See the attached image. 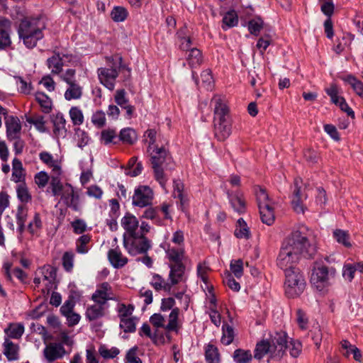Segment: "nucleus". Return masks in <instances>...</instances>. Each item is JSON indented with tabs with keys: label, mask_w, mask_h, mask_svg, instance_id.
Returning <instances> with one entry per match:
<instances>
[{
	"label": "nucleus",
	"mask_w": 363,
	"mask_h": 363,
	"mask_svg": "<svg viewBox=\"0 0 363 363\" xmlns=\"http://www.w3.org/2000/svg\"><path fill=\"white\" fill-rule=\"evenodd\" d=\"M309 237V230L305 225H301L293 230L281 243L277 258V267L285 272L289 269H298L294 265L302 257L313 258L317 250Z\"/></svg>",
	"instance_id": "nucleus-1"
},
{
	"label": "nucleus",
	"mask_w": 363,
	"mask_h": 363,
	"mask_svg": "<svg viewBox=\"0 0 363 363\" xmlns=\"http://www.w3.org/2000/svg\"><path fill=\"white\" fill-rule=\"evenodd\" d=\"M149 152L154 177L162 187L164 188L168 181V176L166 172L172 170L174 167L173 159L169 151L164 147L155 148V150Z\"/></svg>",
	"instance_id": "nucleus-2"
},
{
	"label": "nucleus",
	"mask_w": 363,
	"mask_h": 363,
	"mask_svg": "<svg viewBox=\"0 0 363 363\" xmlns=\"http://www.w3.org/2000/svg\"><path fill=\"white\" fill-rule=\"evenodd\" d=\"M214 106V132L218 140L223 141L231 133V124L229 121V108L225 101L216 96L211 100Z\"/></svg>",
	"instance_id": "nucleus-3"
},
{
	"label": "nucleus",
	"mask_w": 363,
	"mask_h": 363,
	"mask_svg": "<svg viewBox=\"0 0 363 363\" xmlns=\"http://www.w3.org/2000/svg\"><path fill=\"white\" fill-rule=\"evenodd\" d=\"M45 26L40 25L39 18H26L21 21L18 34L23 45L28 49H33L39 40L44 37Z\"/></svg>",
	"instance_id": "nucleus-4"
},
{
	"label": "nucleus",
	"mask_w": 363,
	"mask_h": 363,
	"mask_svg": "<svg viewBox=\"0 0 363 363\" xmlns=\"http://www.w3.org/2000/svg\"><path fill=\"white\" fill-rule=\"evenodd\" d=\"M51 191L52 196H60L61 200L69 208L74 211L79 210V196L74 191L73 186L69 184H63L59 176H52L47 191Z\"/></svg>",
	"instance_id": "nucleus-5"
},
{
	"label": "nucleus",
	"mask_w": 363,
	"mask_h": 363,
	"mask_svg": "<svg viewBox=\"0 0 363 363\" xmlns=\"http://www.w3.org/2000/svg\"><path fill=\"white\" fill-rule=\"evenodd\" d=\"M107 61L112 63L111 68L101 67L97 70V74L100 82L109 90H113L115 87V81L118 76V72L121 69H125L128 74L130 69L123 64V58L121 56L107 57Z\"/></svg>",
	"instance_id": "nucleus-6"
},
{
	"label": "nucleus",
	"mask_w": 363,
	"mask_h": 363,
	"mask_svg": "<svg viewBox=\"0 0 363 363\" xmlns=\"http://www.w3.org/2000/svg\"><path fill=\"white\" fill-rule=\"evenodd\" d=\"M284 288L288 298L299 296L305 290L306 282L300 269H289L284 272Z\"/></svg>",
	"instance_id": "nucleus-7"
},
{
	"label": "nucleus",
	"mask_w": 363,
	"mask_h": 363,
	"mask_svg": "<svg viewBox=\"0 0 363 363\" xmlns=\"http://www.w3.org/2000/svg\"><path fill=\"white\" fill-rule=\"evenodd\" d=\"M123 247L131 256L145 255L152 248V241L146 236L139 235H123Z\"/></svg>",
	"instance_id": "nucleus-8"
},
{
	"label": "nucleus",
	"mask_w": 363,
	"mask_h": 363,
	"mask_svg": "<svg viewBox=\"0 0 363 363\" xmlns=\"http://www.w3.org/2000/svg\"><path fill=\"white\" fill-rule=\"evenodd\" d=\"M335 272L336 271L333 267L328 268L326 266L315 263L311 274V283L317 289H321L328 284L330 278L333 277Z\"/></svg>",
	"instance_id": "nucleus-9"
},
{
	"label": "nucleus",
	"mask_w": 363,
	"mask_h": 363,
	"mask_svg": "<svg viewBox=\"0 0 363 363\" xmlns=\"http://www.w3.org/2000/svg\"><path fill=\"white\" fill-rule=\"evenodd\" d=\"M153 199L154 193L152 189L146 185H140L134 191L132 203L135 206L144 208L150 206Z\"/></svg>",
	"instance_id": "nucleus-10"
},
{
	"label": "nucleus",
	"mask_w": 363,
	"mask_h": 363,
	"mask_svg": "<svg viewBox=\"0 0 363 363\" xmlns=\"http://www.w3.org/2000/svg\"><path fill=\"white\" fill-rule=\"evenodd\" d=\"M301 183L300 178L294 179L291 196V205L297 213H303L306 209L303 202L306 199L307 195L302 191Z\"/></svg>",
	"instance_id": "nucleus-11"
},
{
	"label": "nucleus",
	"mask_w": 363,
	"mask_h": 363,
	"mask_svg": "<svg viewBox=\"0 0 363 363\" xmlns=\"http://www.w3.org/2000/svg\"><path fill=\"white\" fill-rule=\"evenodd\" d=\"M288 336L284 331L276 332L271 337L270 345L273 349L274 357H281L288 346Z\"/></svg>",
	"instance_id": "nucleus-12"
},
{
	"label": "nucleus",
	"mask_w": 363,
	"mask_h": 363,
	"mask_svg": "<svg viewBox=\"0 0 363 363\" xmlns=\"http://www.w3.org/2000/svg\"><path fill=\"white\" fill-rule=\"evenodd\" d=\"M325 92L330 97V99L333 104L338 106L340 109L347 113L348 116L354 118V113L352 109L348 106L345 99L339 96V90L337 86L335 84H331L330 86L325 89Z\"/></svg>",
	"instance_id": "nucleus-13"
},
{
	"label": "nucleus",
	"mask_w": 363,
	"mask_h": 363,
	"mask_svg": "<svg viewBox=\"0 0 363 363\" xmlns=\"http://www.w3.org/2000/svg\"><path fill=\"white\" fill-rule=\"evenodd\" d=\"M65 353V349L61 343L51 342L43 350V356L48 363L62 359Z\"/></svg>",
	"instance_id": "nucleus-14"
},
{
	"label": "nucleus",
	"mask_w": 363,
	"mask_h": 363,
	"mask_svg": "<svg viewBox=\"0 0 363 363\" xmlns=\"http://www.w3.org/2000/svg\"><path fill=\"white\" fill-rule=\"evenodd\" d=\"M4 120L8 139L9 140L18 139L21 130V125L18 118L13 116H6Z\"/></svg>",
	"instance_id": "nucleus-15"
},
{
	"label": "nucleus",
	"mask_w": 363,
	"mask_h": 363,
	"mask_svg": "<svg viewBox=\"0 0 363 363\" xmlns=\"http://www.w3.org/2000/svg\"><path fill=\"white\" fill-rule=\"evenodd\" d=\"M228 199L233 210L240 214L246 211V201L243 194L240 191H227Z\"/></svg>",
	"instance_id": "nucleus-16"
},
{
	"label": "nucleus",
	"mask_w": 363,
	"mask_h": 363,
	"mask_svg": "<svg viewBox=\"0 0 363 363\" xmlns=\"http://www.w3.org/2000/svg\"><path fill=\"white\" fill-rule=\"evenodd\" d=\"M164 250L169 264L184 263L186 258L184 247H176L169 243Z\"/></svg>",
	"instance_id": "nucleus-17"
},
{
	"label": "nucleus",
	"mask_w": 363,
	"mask_h": 363,
	"mask_svg": "<svg viewBox=\"0 0 363 363\" xmlns=\"http://www.w3.org/2000/svg\"><path fill=\"white\" fill-rule=\"evenodd\" d=\"M39 272L43 276V281L45 282V288L43 289V293H49L54 287L55 280L56 279V271L52 267L45 265L40 268Z\"/></svg>",
	"instance_id": "nucleus-18"
},
{
	"label": "nucleus",
	"mask_w": 363,
	"mask_h": 363,
	"mask_svg": "<svg viewBox=\"0 0 363 363\" xmlns=\"http://www.w3.org/2000/svg\"><path fill=\"white\" fill-rule=\"evenodd\" d=\"M121 226L125 230L123 235H135L138 233L139 221L130 213H126L121 219Z\"/></svg>",
	"instance_id": "nucleus-19"
},
{
	"label": "nucleus",
	"mask_w": 363,
	"mask_h": 363,
	"mask_svg": "<svg viewBox=\"0 0 363 363\" xmlns=\"http://www.w3.org/2000/svg\"><path fill=\"white\" fill-rule=\"evenodd\" d=\"M170 269L169 274V280L172 286L179 284L184 279V272L186 269L184 263H172L169 264Z\"/></svg>",
	"instance_id": "nucleus-20"
},
{
	"label": "nucleus",
	"mask_w": 363,
	"mask_h": 363,
	"mask_svg": "<svg viewBox=\"0 0 363 363\" xmlns=\"http://www.w3.org/2000/svg\"><path fill=\"white\" fill-rule=\"evenodd\" d=\"M108 259L111 265L116 269L123 267L128 261V258L123 255L118 247L108 250Z\"/></svg>",
	"instance_id": "nucleus-21"
},
{
	"label": "nucleus",
	"mask_w": 363,
	"mask_h": 363,
	"mask_svg": "<svg viewBox=\"0 0 363 363\" xmlns=\"http://www.w3.org/2000/svg\"><path fill=\"white\" fill-rule=\"evenodd\" d=\"M186 52V60L191 69L197 68L203 62V55L201 51L192 46L188 50H182Z\"/></svg>",
	"instance_id": "nucleus-22"
},
{
	"label": "nucleus",
	"mask_w": 363,
	"mask_h": 363,
	"mask_svg": "<svg viewBox=\"0 0 363 363\" xmlns=\"http://www.w3.org/2000/svg\"><path fill=\"white\" fill-rule=\"evenodd\" d=\"M177 40L180 50H188L193 45L191 33L186 26L184 25L177 31Z\"/></svg>",
	"instance_id": "nucleus-23"
},
{
	"label": "nucleus",
	"mask_w": 363,
	"mask_h": 363,
	"mask_svg": "<svg viewBox=\"0 0 363 363\" xmlns=\"http://www.w3.org/2000/svg\"><path fill=\"white\" fill-rule=\"evenodd\" d=\"M111 291V286L108 282L102 283L91 296V299L96 303L105 305L111 298L108 291Z\"/></svg>",
	"instance_id": "nucleus-24"
},
{
	"label": "nucleus",
	"mask_w": 363,
	"mask_h": 363,
	"mask_svg": "<svg viewBox=\"0 0 363 363\" xmlns=\"http://www.w3.org/2000/svg\"><path fill=\"white\" fill-rule=\"evenodd\" d=\"M65 64V62L62 61L60 52L54 51V55L47 60V65L53 74H60L62 72Z\"/></svg>",
	"instance_id": "nucleus-25"
},
{
	"label": "nucleus",
	"mask_w": 363,
	"mask_h": 363,
	"mask_svg": "<svg viewBox=\"0 0 363 363\" xmlns=\"http://www.w3.org/2000/svg\"><path fill=\"white\" fill-rule=\"evenodd\" d=\"M4 346V354L9 361L17 360L19 357V347L17 345L11 342L8 337H5Z\"/></svg>",
	"instance_id": "nucleus-26"
},
{
	"label": "nucleus",
	"mask_w": 363,
	"mask_h": 363,
	"mask_svg": "<svg viewBox=\"0 0 363 363\" xmlns=\"http://www.w3.org/2000/svg\"><path fill=\"white\" fill-rule=\"evenodd\" d=\"M67 85L68 87L64 94L65 99L67 101L80 99L83 95L82 86L77 82Z\"/></svg>",
	"instance_id": "nucleus-27"
},
{
	"label": "nucleus",
	"mask_w": 363,
	"mask_h": 363,
	"mask_svg": "<svg viewBox=\"0 0 363 363\" xmlns=\"http://www.w3.org/2000/svg\"><path fill=\"white\" fill-rule=\"evenodd\" d=\"M345 83L351 86L354 91L360 97L363 98V82L357 79L352 74L340 77Z\"/></svg>",
	"instance_id": "nucleus-28"
},
{
	"label": "nucleus",
	"mask_w": 363,
	"mask_h": 363,
	"mask_svg": "<svg viewBox=\"0 0 363 363\" xmlns=\"http://www.w3.org/2000/svg\"><path fill=\"white\" fill-rule=\"evenodd\" d=\"M118 140L124 144L133 145L138 140L137 133L131 128H125L120 131Z\"/></svg>",
	"instance_id": "nucleus-29"
},
{
	"label": "nucleus",
	"mask_w": 363,
	"mask_h": 363,
	"mask_svg": "<svg viewBox=\"0 0 363 363\" xmlns=\"http://www.w3.org/2000/svg\"><path fill=\"white\" fill-rule=\"evenodd\" d=\"M24 169L21 161L15 157L12 161V181L16 183L21 182L24 180Z\"/></svg>",
	"instance_id": "nucleus-30"
},
{
	"label": "nucleus",
	"mask_w": 363,
	"mask_h": 363,
	"mask_svg": "<svg viewBox=\"0 0 363 363\" xmlns=\"http://www.w3.org/2000/svg\"><path fill=\"white\" fill-rule=\"evenodd\" d=\"M271 354L274 356L273 349L269 341L262 340L258 342L254 351V357L257 359H261L267 354Z\"/></svg>",
	"instance_id": "nucleus-31"
},
{
	"label": "nucleus",
	"mask_w": 363,
	"mask_h": 363,
	"mask_svg": "<svg viewBox=\"0 0 363 363\" xmlns=\"http://www.w3.org/2000/svg\"><path fill=\"white\" fill-rule=\"evenodd\" d=\"M85 315L90 321L102 318L104 315V306L96 303L86 308Z\"/></svg>",
	"instance_id": "nucleus-32"
},
{
	"label": "nucleus",
	"mask_w": 363,
	"mask_h": 363,
	"mask_svg": "<svg viewBox=\"0 0 363 363\" xmlns=\"http://www.w3.org/2000/svg\"><path fill=\"white\" fill-rule=\"evenodd\" d=\"M205 359L207 363H220V353L216 346L208 343L205 347Z\"/></svg>",
	"instance_id": "nucleus-33"
},
{
	"label": "nucleus",
	"mask_w": 363,
	"mask_h": 363,
	"mask_svg": "<svg viewBox=\"0 0 363 363\" xmlns=\"http://www.w3.org/2000/svg\"><path fill=\"white\" fill-rule=\"evenodd\" d=\"M65 125L66 120L64 118L63 115L61 113H57L53 119V131L55 135L62 137L65 136L67 132Z\"/></svg>",
	"instance_id": "nucleus-34"
},
{
	"label": "nucleus",
	"mask_w": 363,
	"mask_h": 363,
	"mask_svg": "<svg viewBox=\"0 0 363 363\" xmlns=\"http://www.w3.org/2000/svg\"><path fill=\"white\" fill-rule=\"evenodd\" d=\"M260 218L263 223L267 224V225H271L274 222V208L271 206H263L261 208H259Z\"/></svg>",
	"instance_id": "nucleus-35"
},
{
	"label": "nucleus",
	"mask_w": 363,
	"mask_h": 363,
	"mask_svg": "<svg viewBox=\"0 0 363 363\" xmlns=\"http://www.w3.org/2000/svg\"><path fill=\"white\" fill-rule=\"evenodd\" d=\"M35 100L40 105L41 110L45 113H49L52 111V102L45 94L37 92L35 94Z\"/></svg>",
	"instance_id": "nucleus-36"
},
{
	"label": "nucleus",
	"mask_w": 363,
	"mask_h": 363,
	"mask_svg": "<svg viewBox=\"0 0 363 363\" xmlns=\"http://www.w3.org/2000/svg\"><path fill=\"white\" fill-rule=\"evenodd\" d=\"M39 157L43 163L52 168V171L57 174L56 176L60 175V167L57 164V162L54 160L52 155L50 153L48 152H42L40 153Z\"/></svg>",
	"instance_id": "nucleus-37"
},
{
	"label": "nucleus",
	"mask_w": 363,
	"mask_h": 363,
	"mask_svg": "<svg viewBox=\"0 0 363 363\" xmlns=\"http://www.w3.org/2000/svg\"><path fill=\"white\" fill-rule=\"evenodd\" d=\"M234 234L236 238L248 239L250 236V229L243 218L238 220Z\"/></svg>",
	"instance_id": "nucleus-38"
},
{
	"label": "nucleus",
	"mask_w": 363,
	"mask_h": 363,
	"mask_svg": "<svg viewBox=\"0 0 363 363\" xmlns=\"http://www.w3.org/2000/svg\"><path fill=\"white\" fill-rule=\"evenodd\" d=\"M179 309L178 308H173L169 315L168 324L164 327L167 331H174L178 333L179 325L178 324Z\"/></svg>",
	"instance_id": "nucleus-39"
},
{
	"label": "nucleus",
	"mask_w": 363,
	"mask_h": 363,
	"mask_svg": "<svg viewBox=\"0 0 363 363\" xmlns=\"http://www.w3.org/2000/svg\"><path fill=\"white\" fill-rule=\"evenodd\" d=\"M151 285L156 291L164 290L169 291L172 287L171 282L166 281L160 275L155 274L151 281Z\"/></svg>",
	"instance_id": "nucleus-40"
},
{
	"label": "nucleus",
	"mask_w": 363,
	"mask_h": 363,
	"mask_svg": "<svg viewBox=\"0 0 363 363\" xmlns=\"http://www.w3.org/2000/svg\"><path fill=\"white\" fill-rule=\"evenodd\" d=\"M24 332V327L22 324H14L11 323L9 325L8 328H6L4 330V333L7 335L6 337L9 339L14 338V339H19L22 336Z\"/></svg>",
	"instance_id": "nucleus-41"
},
{
	"label": "nucleus",
	"mask_w": 363,
	"mask_h": 363,
	"mask_svg": "<svg viewBox=\"0 0 363 363\" xmlns=\"http://www.w3.org/2000/svg\"><path fill=\"white\" fill-rule=\"evenodd\" d=\"M222 28L224 30L236 26L238 23V16L234 10L227 12L223 18Z\"/></svg>",
	"instance_id": "nucleus-42"
},
{
	"label": "nucleus",
	"mask_w": 363,
	"mask_h": 363,
	"mask_svg": "<svg viewBox=\"0 0 363 363\" xmlns=\"http://www.w3.org/2000/svg\"><path fill=\"white\" fill-rule=\"evenodd\" d=\"M222 337L220 341L225 345H229L233 342L235 337L234 329L227 323H224L222 327Z\"/></svg>",
	"instance_id": "nucleus-43"
},
{
	"label": "nucleus",
	"mask_w": 363,
	"mask_h": 363,
	"mask_svg": "<svg viewBox=\"0 0 363 363\" xmlns=\"http://www.w3.org/2000/svg\"><path fill=\"white\" fill-rule=\"evenodd\" d=\"M333 238L338 243L344 245L346 247H350L352 246L350 241V237L347 231L341 229H336L333 231Z\"/></svg>",
	"instance_id": "nucleus-44"
},
{
	"label": "nucleus",
	"mask_w": 363,
	"mask_h": 363,
	"mask_svg": "<svg viewBox=\"0 0 363 363\" xmlns=\"http://www.w3.org/2000/svg\"><path fill=\"white\" fill-rule=\"evenodd\" d=\"M252 359V355L250 350L237 349L233 352V359L236 363H247Z\"/></svg>",
	"instance_id": "nucleus-45"
},
{
	"label": "nucleus",
	"mask_w": 363,
	"mask_h": 363,
	"mask_svg": "<svg viewBox=\"0 0 363 363\" xmlns=\"http://www.w3.org/2000/svg\"><path fill=\"white\" fill-rule=\"evenodd\" d=\"M91 241V236L88 234L82 235L76 241V251L79 254H86L89 252L87 245Z\"/></svg>",
	"instance_id": "nucleus-46"
},
{
	"label": "nucleus",
	"mask_w": 363,
	"mask_h": 363,
	"mask_svg": "<svg viewBox=\"0 0 363 363\" xmlns=\"http://www.w3.org/2000/svg\"><path fill=\"white\" fill-rule=\"evenodd\" d=\"M16 193L18 199L23 203V204L28 203L32 199L31 194H30L28 187L25 183H21L18 185L16 188Z\"/></svg>",
	"instance_id": "nucleus-47"
},
{
	"label": "nucleus",
	"mask_w": 363,
	"mask_h": 363,
	"mask_svg": "<svg viewBox=\"0 0 363 363\" xmlns=\"http://www.w3.org/2000/svg\"><path fill=\"white\" fill-rule=\"evenodd\" d=\"M135 309L133 304L126 305L123 303H120L117 305L116 311L120 320L129 318L132 315Z\"/></svg>",
	"instance_id": "nucleus-48"
},
{
	"label": "nucleus",
	"mask_w": 363,
	"mask_h": 363,
	"mask_svg": "<svg viewBox=\"0 0 363 363\" xmlns=\"http://www.w3.org/2000/svg\"><path fill=\"white\" fill-rule=\"evenodd\" d=\"M157 131L155 129H148L144 133L145 142L148 143L147 151L151 152L155 148H160L156 145Z\"/></svg>",
	"instance_id": "nucleus-49"
},
{
	"label": "nucleus",
	"mask_w": 363,
	"mask_h": 363,
	"mask_svg": "<svg viewBox=\"0 0 363 363\" xmlns=\"http://www.w3.org/2000/svg\"><path fill=\"white\" fill-rule=\"evenodd\" d=\"M255 195L258 208H261L263 206H271L272 201H270L267 193L264 189L258 187L255 191Z\"/></svg>",
	"instance_id": "nucleus-50"
},
{
	"label": "nucleus",
	"mask_w": 363,
	"mask_h": 363,
	"mask_svg": "<svg viewBox=\"0 0 363 363\" xmlns=\"http://www.w3.org/2000/svg\"><path fill=\"white\" fill-rule=\"evenodd\" d=\"M43 228V223L40 218V213L35 212L31 221L28 225V230L34 235Z\"/></svg>",
	"instance_id": "nucleus-51"
},
{
	"label": "nucleus",
	"mask_w": 363,
	"mask_h": 363,
	"mask_svg": "<svg viewBox=\"0 0 363 363\" xmlns=\"http://www.w3.org/2000/svg\"><path fill=\"white\" fill-rule=\"evenodd\" d=\"M118 137L116 134V130L112 129L104 130L101 134V140L105 144L108 145L110 143L116 144Z\"/></svg>",
	"instance_id": "nucleus-52"
},
{
	"label": "nucleus",
	"mask_w": 363,
	"mask_h": 363,
	"mask_svg": "<svg viewBox=\"0 0 363 363\" xmlns=\"http://www.w3.org/2000/svg\"><path fill=\"white\" fill-rule=\"evenodd\" d=\"M263 21L257 17L248 21V30L252 35H258L263 28Z\"/></svg>",
	"instance_id": "nucleus-53"
},
{
	"label": "nucleus",
	"mask_w": 363,
	"mask_h": 363,
	"mask_svg": "<svg viewBox=\"0 0 363 363\" xmlns=\"http://www.w3.org/2000/svg\"><path fill=\"white\" fill-rule=\"evenodd\" d=\"M74 254L72 251L65 252L62 257V264L64 269L71 272L74 267Z\"/></svg>",
	"instance_id": "nucleus-54"
},
{
	"label": "nucleus",
	"mask_w": 363,
	"mask_h": 363,
	"mask_svg": "<svg viewBox=\"0 0 363 363\" xmlns=\"http://www.w3.org/2000/svg\"><path fill=\"white\" fill-rule=\"evenodd\" d=\"M99 353L104 359H113L120 353V350L116 347L108 349L105 345H101L99 348Z\"/></svg>",
	"instance_id": "nucleus-55"
},
{
	"label": "nucleus",
	"mask_w": 363,
	"mask_h": 363,
	"mask_svg": "<svg viewBox=\"0 0 363 363\" xmlns=\"http://www.w3.org/2000/svg\"><path fill=\"white\" fill-rule=\"evenodd\" d=\"M128 14V12L125 8L115 6L111 13V16L115 22H122L126 19Z\"/></svg>",
	"instance_id": "nucleus-56"
},
{
	"label": "nucleus",
	"mask_w": 363,
	"mask_h": 363,
	"mask_svg": "<svg viewBox=\"0 0 363 363\" xmlns=\"http://www.w3.org/2000/svg\"><path fill=\"white\" fill-rule=\"evenodd\" d=\"M286 350H289V354L292 357L296 358L302 351V345L299 340L291 339L288 342Z\"/></svg>",
	"instance_id": "nucleus-57"
},
{
	"label": "nucleus",
	"mask_w": 363,
	"mask_h": 363,
	"mask_svg": "<svg viewBox=\"0 0 363 363\" xmlns=\"http://www.w3.org/2000/svg\"><path fill=\"white\" fill-rule=\"evenodd\" d=\"M119 326L125 333H134L136 330L135 318L129 317L120 320Z\"/></svg>",
	"instance_id": "nucleus-58"
},
{
	"label": "nucleus",
	"mask_w": 363,
	"mask_h": 363,
	"mask_svg": "<svg viewBox=\"0 0 363 363\" xmlns=\"http://www.w3.org/2000/svg\"><path fill=\"white\" fill-rule=\"evenodd\" d=\"M321 11L327 16L331 17L334 13L335 6L333 0H318Z\"/></svg>",
	"instance_id": "nucleus-59"
},
{
	"label": "nucleus",
	"mask_w": 363,
	"mask_h": 363,
	"mask_svg": "<svg viewBox=\"0 0 363 363\" xmlns=\"http://www.w3.org/2000/svg\"><path fill=\"white\" fill-rule=\"evenodd\" d=\"M69 116L74 125H79L84 121L82 111L78 107H72L69 110Z\"/></svg>",
	"instance_id": "nucleus-60"
},
{
	"label": "nucleus",
	"mask_w": 363,
	"mask_h": 363,
	"mask_svg": "<svg viewBox=\"0 0 363 363\" xmlns=\"http://www.w3.org/2000/svg\"><path fill=\"white\" fill-rule=\"evenodd\" d=\"M16 84L18 89V91L24 94H29L33 89L32 84L30 82H27L23 79L21 77H16Z\"/></svg>",
	"instance_id": "nucleus-61"
},
{
	"label": "nucleus",
	"mask_w": 363,
	"mask_h": 363,
	"mask_svg": "<svg viewBox=\"0 0 363 363\" xmlns=\"http://www.w3.org/2000/svg\"><path fill=\"white\" fill-rule=\"evenodd\" d=\"M28 123L33 124L40 132L45 131V122L43 116H37L27 118Z\"/></svg>",
	"instance_id": "nucleus-62"
},
{
	"label": "nucleus",
	"mask_w": 363,
	"mask_h": 363,
	"mask_svg": "<svg viewBox=\"0 0 363 363\" xmlns=\"http://www.w3.org/2000/svg\"><path fill=\"white\" fill-rule=\"evenodd\" d=\"M223 283L234 291H239L240 289V284L236 281L230 272H226L223 277Z\"/></svg>",
	"instance_id": "nucleus-63"
},
{
	"label": "nucleus",
	"mask_w": 363,
	"mask_h": 363,
	"mask_svg": "<svg viewBox=\"0 0 363 363\" xmlns=\"http://www.w3.org/2000/svg\"><path fill=\"white\" fill-rule=\"evenodd\" d=\"M76 70L74 69H67L64 72L60 74V79L67 84L76 82Z\"/></svg>",
	"instance_id": "nucleus-64"
}]
</instances>
